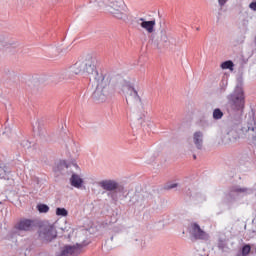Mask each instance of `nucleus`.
Wrapping results in <instances>:
<instances>
[{"instance_id":"obj_32","label":"nucleus","mask_w":256,"mask_h":256,"mask_svg":"<svg viewBox=\"0 0 256 256\" xmlns=\"http://www.w3.org/2000/svg\"><path fill=\"white\" fill-rule=\"evenodd\" d=\"M193 159H197V155L194 154V155H193Z\"/></svg>"},{"instance_id":"obj_29","label":"nucleus","mask_w":256,"mask_h":256,"mask_svg":"<svg viewBox=\"0 0 256 256\" xmlns=\"http://www.w3.org/2000/svg\"><path fill=\"white\" fill-rule=\"evenodd\" d=\"M220 7H223L227 3V0H218Z\"/></svg>"},{"instance_id":"obj_24","label":"nucleus","mask_w":256,"mask_h":256,"mask_svg":"<svg viewBox=\"0 0 256 256\" xmlns=\"http://www.w3.org/2000/svg\"><path fill=\"white\" fill-rule=\"evenodd\" d=\"M251 253V245L246 244L242 247V256H247Z\"/></svg>"},{"instance_id":"obj_8","label":"nucleus","mask_w":256,"mask_h":256,"mask_svg":"<svg viewBox=\"0 0 256 256\" xmlns=\"http://www.w3.org/2000/svg\"><path fill=\"white\" fill-rule=\"evenodd\" d=\"M189 233L195 241H205V239H207V232L203 231L201 226L195 222L190 224Z\"/></svg>"},{"instance_id":"obj_3","label":"nucleus","mask_w":256,"mask_h":256,"mask_svg":"<svg viewBox=\"0 0 256 256\" xmlns=\"http://www.w3.org/2000/svg\"><path fill=\"white\" fill-rule=\"evenodd\" d=\"M97 7H106V11L115 19H127V5L123 0H89Z\"/></svg>"},{"instance_id":"obj_11","label":"nucleus","mask_w":256,"mask_h":256,"mask_svg":"<svg viewBox=\"0 0 256 256\" xmlns=\"http://www.w3.org/2000/svg\"><path fill=\"white\" fill-rule=\"evenodd\" d=\"M33 227H35V221L31 219L24 218L15 224V229L17 231H33Z\"/></svg>"},{"instance_id":"obj_26","label":"nucleus","mask_w":256,"mask_h":256,"mask_svg":"<svg viewBox=\"0 0 256 256\" xmlns=\"http://www.w3.org/2000/svg\"><path fill=\"white\" fill-rule=\"evenodd\" d=\"M249 8L252 11H256V0H253L250 4H249Z\"/></svg>"},{"instance_id":"obj_5","label":"nucleus","mask_w":256,"mask_h":256,"mask_svg":"<svg viewBox=\"0 0 256 256\" xmlns=\"http://www.w3.org/2000/svg\"><path fill=\"white\" fill-rule=\"evenodd\" d=\"M98 186L101 187L104 191H107V196L110 199L117 203L119 201V197H117V193H125V186L123 184L117 182L114 179H105L98 182Z\"/></svg>"},{"instance_id":"obj_7","label":"nucleus","mask_w":256,"mask_h":256,"mask_svg":"<svg viewBox=\"0 0 256 256\" xmlns=\"http://www.w3.org/2000/svg\"><path fill=\"white\" fill-rule=\"evenodd\" d=\"M38 237L42 243H51L57 238V230L53 225H43L38 230Z\"/></svg>"},{"instance_id":"obj_12","label":"nucleus","mask_w":256,"mask_h":256,"mask_svg":"<svg viewBox=\"0 0 256 256\" xmlns=\"http://www.w3.org/2000/svg\"><path fill=\"white\" fill-rule=\"evenodd\" d=\"M154 43L157 49H163V47H169L171 42L169 40V36L167 35V32L164 30H161L158 38L155 40Z\"/></svg>"},{"instance_id":"obj_34","label":"nucleus","mask_w":256,"mask_h":256,"mask_svg":"<svg viewBox=\"0 0 256 256\" xmlns=\"http://www.w3.org/2000/svg\"><path fill=\"white\" fill-rule=\"evenodd\" d=\"M111 241H113V237H111Z\"/></svg>"},{"instance_id":"obj_9","label":"nucleus","mask_w":256,"mask_h":256,"mask_svg":"<svg viewBox=\"0 0 256 256\" xmlns=\"http://www.w3.org/2000/svg\"><path fill=\"white\" fill-rule=\"evenodd\" d=\"M130 205L135 207L136 209H141V207H146L147 205V198L145 195L141 194L140 192H135L129 200Z\"/></svg>"},{"instance_id":"obj_30","label":"nucleus","mask_w":256,"mask_h":256,"mask_svg":"<svg viewBox=\"0 0 256 256\" xmlns=\"http://www.w3.org/2000/svg\"><path fill=\"white\" fill-rule=\"evenodd\" d=\"M38 131H43V128H41L40 126H38Z\"/></svg>"},{"instance_id":"obj_20","label":"nucleus","mask_w":256,"mask_h":256,"mask_svg":"<svg viewBox=\"0 0 256 256\" xmlns=\"http://www.w3.org/2000/svg\"><path fill=\"white\" fill-rule=\"evenodd\" d=\"M223 111H221L219 108H215L213 110L212 117L215 121H219V119H223Z\"/></svg>"},{"instance_id":"obj_22","label":"nucleus","mask_w":256,"mask_h":256,"mask_svg":"<svg viewBox=\"0 0 256 256\" xmlns=\"http://www.w3.org/2000/svg\"><path fill=\"white\" fill-rule=\"evenodd\" d=\"M233 67H234V64H233V61H231V60L225 61L221 64V69L233 70Z\"/></svg>"},{"instance_id":"obj_27","label":"nucleus","mask_w":256,"mask_h":256,"mask_svg":"<svg viewBox=\"0 0 256 256\" xmlns=\"http://www.w3.org/2000/svg\"><path fill=\"white\" fill-rule=\"evenodd\" d=\"M22 145L23 147H27V148L31 147V144L29 143V141H23Z\"/></svg>"},{"instance_id":"obj_2","label":"nucleus","mask_w":256,"mask_h":256,"mask_svg":"<svg viewBox=\"0 0 256 256\" xmlns=\"http://www.w3.org/2000/svg\"><path fill=\"white\" fill-rule=\"evenodd\" d=\"M242 118L240 114H231L228 116L225 127L227 131L228 140L235 143L237 139L245 138L251 139L256 143V121L253 116L246 118V123L241 127ZM241 127V128H240Z\"/></svg>"},{"instance_id":"obj_25","label":"nucleus","mask_w":256,"mask_h":256,"mask_svg":"<svg viewBox=\"0 0 256 256\" xmlns=\"http://www.w3.org/2000/svg\"><path fill=\"white\" fill-rule=\"evenodd\" d=\"M60 165H62L63 167H66V169H69V167H71V165H72V167H75L76 169H79V166L75 162H72L71 164H67V162L61 161Z\"/></svg>"},{"instance_id":"obj_6","label":"nucleus","mask_w":256,"mask_h":256,"mask_svg":"<svg viewBox=\"0 0 256 256\" xmlns=\"http://www.w3.org/2000/svg\"><path fill=\"white\" fill-rule=\"evenodd\" d=\"M122 92L126 97L127 105H139L141 103V97L139 96V92H137V88H135V84L125 82L122 85Z\"/></svg>"},{"instance_id":"obj_31","label":"nucleus","mask_w":256,"mask_h":256,"mask_svg":"<svg viewBox=\"0 0 256 256\" xmlns=\"http://www.w3.org/2000/svg\"><path fill=\"white\" fill-rule=\"evenodd\" d=\"M4 133H9V129L6 128L5 131H4Z\"/></svg>"},{"instance_id":"obj_16","label":"nucleus","mask_w":256,"mask_h":256,"mask_svg":"<svg viewBox=\"0 0 256 256\" xmlns=\"http://www.w3.org/2000/svg\"><path fill=\"white\" fill-rule=\"evenodd\" d=\"M247 193H249V188L233 186L230 188L228 197H234L235 195H247Z\"/></svg>"},{"instance_id":"obj_23","label":"nucleus","mask_w":256,"mask_h":256,"mask_svg":"<svg viewBox=\"0 0 256 256\" xmlns=\"http://www.w3.org/2000/svg\"><path fill=\"white\" fill-rule=\"evenodd\" d=\"M37 209L39 213H49V206L47 204H39Z\"/></svg>"},{"instance_id":"obj_33","label":"nucleus","mask_w":256,"mask_h":256,"mask_svg":"<svg viewBox=\"0 0 256 256\" xmlns=\"http://www.w3.org/2000/svg\"><path fill=\"white\" fill-rule=\"evenodd\" d=\"M5 83H6L7 85H9V83H11V82H10V81H6Z\"/></svg>"},{"instance_id":"obj_14","label":"nucleus","mask_w":256,"mask_h":256,"mask_svg":"<svg viewBox=\"0 0 256 256\" xmlns=\"http://www.w3.org/2000/svg\"><path fill=\"white\" fill-rule=\"evenodd\" d=\"M137 23L142 27V29H145L147 33H153L155 31V25L157 24L155 20L147 21L145 18H139Z\"/></svg>"},{"instance_id":"obj_17","label":"nucleus","mask_w":256,"mask_h":256,"mask_svg":"<svg viewBox=\"0 0 256 256\" xmlns=\"http://www.w3.org/2000/svg\"><path fill=\"white\" fill-rule=\"evenodd\" d=\"M70 183L72 187H76V189H81L83 185V180L81 179V176L74 173L70 178Z\"/></svg>"},{"instance_id":"obj_19","label":"nucleus","mask_w":256,"mask_h":256,"mask_svg":"<svg viewBox=\"0 0 256 256\" xmlns=\"http://www.w3.org/2000/svg\"><path fill=\"white\" fill-rule=\"evenodd\" d=\"M11 173V170L7 166H0V179H7V175Z\"/></svg>"},{"instance_id":"obj_13","label":"nucleus","mask_w":256,"mask_h":256,"mask_svg":"<svg viewBox=\"0 0 256 256\" xmlns=\"http://www.w3.org/2000/svg\"><path fill=\"white\" fill-rule=\"evenodd\" d=\"M19 43L14 40H9L7 37L0 35V51L3 49H17Z\"/></svg>"},{"instance_id":"obj_4","label":"nucleus","mask_w":256,"mask_h":256,"mask_svg":"<svg viewBox=\"0 0 256 256\" xmlns=\"http://www.w3.org/2000/svg\"><path fill=\"white\" fill-rule=\"evenodd\" d=\"M226 104L228 113H241L245 109V94L243 88L236 87L234 92L227 97Z\"/></svg>"},{"instance_id":"obj_10","label":"nucleus","mask_w":256,"mask_h":256,"mask_svg":"<svg viewBox=\"0 0 256 256\" xmlns=\"http://www.w3.org/2000/svg\"><path fill=\"white\" fill-rule=\"evenodd\" d=\"M83 246L81 244L76 245H65L61 248L60 254L58 256H77L79 255V251Z\"/></svg>"},{"instance_id":"obj_18","label":"nucleus","mask_w":256,"mask_h":256,"mask_svg":"<svg viewBox=\"0 0 256 256\" xmlns=\"http://www.w3.org/2000/svg\"><path fill=\"white\" fill-rule=\"evenodd\" d=\"M239 29L242 33H247L249 31V19H243L239 25Z\"/></svg>"},{"instance_id":"obj_1","label":"nucleus","mask_w":256,"mask_h":256,"mask_svg":"<svg viewBox=\"0 0 256 256\" xmlns=\"http://www.w3.org/2000/svg\"><path fill=\"white\" fill-rule=\"evenodd\" d=\"M75 75H85L89 77L90 85L95 89L92 98L94 101H98V103L107 101V98L115 93V89L111 86V77L99 72L97 67H95V60H93V58L78 61L68 70L60 74L49 76L47 81L48 83H67V81L73 79Z\"/></svg>"},{"instance_id":"obj_21","label":"nucleus","mask_w":256,"mask_h":256,"mask_svg":"<svg viewBox=\"0 0 256 256\" xmlns=\"http://www.w3.org/2000/svg\"><path fill=\"white\" fill-rule=\"evenodd\" d=\"M56 215H58V217H67L69 212L65 208H56Z\"/></svg>"},{"instance_id":"obj_15","label":"nucleus","mask_w":256,"mask_h":256,"mask_svg":"<svg viewBox=\"0 0 256 256\" xmlns=\"http://www.w3.org/2000/svg\"><path fill=\"white\" fill-rule=\"evenodd\" d=\"M203 137H204V134L202 131H196L193 134V143L196 149H198L199 151L203 149Z\"/></svg>"},{"instance_id":"obj_28","label":"nucleus","mask_w":256,"mask_h":256,"mask_svg":"<svg viewBox=\"0 0 256 256\" xmlns=\"http://www.w3.org/2000/svg\"><path fill=\"white\" fill-rule=\"evenodd\" d=\"M177 183H173L167 186V189H175V187H177Z\"/></svg>"}]
</instances>
